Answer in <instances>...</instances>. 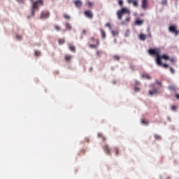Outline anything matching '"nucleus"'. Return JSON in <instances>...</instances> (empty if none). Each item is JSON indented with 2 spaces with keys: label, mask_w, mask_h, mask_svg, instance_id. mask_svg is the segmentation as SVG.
<instances>
[{
  "label": "nucleus",
  "mask_w": 179,
  "mask_h": 179,
  "mask_svg": "<svg viewBox=\"0 0 179 179\" xmlns=\"http://www.w3.org/2000/svg\"><path fill=\"white\" fill-rule=\"evenodd\" d=\"M73 2L76 8H82V1L76 0V1H74Z\"/></svg>",
  "instance_id": "obj_9"
},
{
  "label": "nucleus",
  "mask_w": 179,
  "mask_h": 179,
  "mask_svg": "<svg viewBox=\"0 0 179 179\" xmlns=\"http://www.w3.org/2000/svg\"><path fill=\"white\" fill-rule=\"evenodd\" d=\"M142 78L148 79V80H150L152 79V77H150V76L148 73L142 74Z\"/></svg>",
  "instance_id": "obj_14"
},
{
  "label": "nucleus",
  "mask_w": 179,
  "mask_h": 179,
  "mask_svg": "<svg viewBox=\"0 0 179 179\" xmlns=\"http://www.w3.org/2000/svg\"><path fill=\"white\" fill-rule=\"evenodd\" d=\"M128 3H132L133 6L138 7L139 3H138V0H128Z\"/></svg>",
  "instance_id": "obj_8"
},
{
  "label": "nucleus",
  "mask_w": 179,
  "mask_h": 179,
  "mask_svg": "<svg viewBox=\"0 0 179 179\" xmlns=\"http://www.w3.org/2000/svg\"><path fill=\"white\" fill-rule=\"evenodd\" d=\"M129 19H130V17H127L126 18V22H129Z\"/></svg>",
  "instance_id": "obj_43"
},
{
  "label": "nucleus",
  "mask_w": 179,
  "mask_h": 179,
  "mask_svg": "<svg viewBox=\"0 0 179 179\" xmlns=\"http://www.w3.org/2000/svg\"><path fill=\"white\" fill-rule=\"evenodd\" d=\"M176 99H178V100H179V94H176Z\"/></svg>",
  "instance_id": "obj_42"
},
{
  "label": "nucleus",
  "mask_w": 179,
  "mask_h": 179,
  "mask_svg": "<svg viewBox=\"0 0 179 179\" xmlns=\"http://www.w3.org/2000/svg\"><path fill=\"white\" fill-rule=\"evenodd\" d=\"M154 138L156 139V141H160V139H162V136L157 134H155Z\"/></svg>",
  "instance_id": "obj_19"
},
{
  "label": "nucleus",
  "mask_w": 179,
  "mask_h": 179,
  "mask_svg": "<svg viewBox=\"0 0 179 179\" xmlns=\"http://www.w3.org/2000/svg\"><path fill=\"white\" fill-rule=\"evenodd\" d=\"M64 17H65V19H68V20L71 19V16H69V15H68V14H65Z\"/></svg>",
  "instance_id": "obj_32"
},
{
  "label": "nucleus",
  "mask_w": 179,
  "mask_h": 179,
  "mask_svg": "<svg viewBox=\"0 0 179 179\" xmlns=\"http://www.w3.org/2000/svg\"><path fill=\"white\" fill-rule=\"evenodd\" d=\"M118 4L120 5V6L121 8H122V6H124V0H119L118 1Z\"/></svg>",
  "instance_id": "obj_22"
},
{
  "label": "nucleus",
  "mask_w": 179,
  "mask_h": 179,
  "mask_svg": "<svg viewBox=\"0 0 179 179\" xmlns=\"http://www.w3.org/2000/svg\"><path fill=\"white\" fill-rule=\"evenodd\" d=\"M158 92L157 90H153L149 91L150 96H153V94H157Z\"/></svg>",
  "instance_id": "obj_15"
},
{
  "label": "nucleus",
  "mask_w": 179,
  "mask_h": 179,
  "mask_svg": "<svg viewBox=\"0 0 179 179\" xmlns=\"http://www.w3.org/2000/svg\"><path fill=\"white\" fill-rule=\"evenodd\" d=\"M113 58H114V59H115L116 61H120V56H118V55H115V56L113 57Z\"/></svg>",
  "instance_id": "obj_29"
},
{
  "label": "nucleus",
  "mask_w": 179,
  "mask_h": 179,
  "mask_svg": "<svg viewBox=\"0 0 179 179\" xmlns=\"http://www.w3.org/2000/svg\"><path fill=\"white\" fill-rule=\"evenodd\" d=\"M39 5H44V0H36V1H33L31 16H34L36 12H37V10L38 9Z\"/></svg>",
  "instance_id": "obj_2"
},
{
  "label": "nucleus",
  "mask_w": 179,
  "mask_h": 179,
  "mask_svg": "<svg viewBox=\"0 0 179 179\" xmlns=\"http://www.w3.org/2000/svg\"><path fill=\"white\" fill-rule=\"evenodd\" d=\"M87 6H93V3L92 1H88L86 3Z\"/></svg>",
  "instance_id": "obj_27"
},
{
  "label": "nucleus",
  "mask_w": 179,
  "mask_h": 179,
  "mask_svg": "<svg viewBox=\"0 0 179 179\" xmlns=\"http://www.w3.org/2000/svg\"><path fill=\"white\" fill-rule=\"evenodd\" d=\"M170 72H171V73H174V72H175L174 69L171 68V69H170Z\"/></svg>",
  "instance_id": "obj_39"
},
{
  "label": "nucleus",
  "mask_w": 179,
  "mask_h": 179,
  "mask_svg": "<svg viewBox=\"0 0 179 179\" xmlns=\"http://www.w3.org/2000/svg\"><path fill=\"white\" fill-rule=\"evenodd\" d=\"M86 33H87V31L84 29V30L83 31V34H86Z\"/></svg>",
  "instance_id": "obj_40"
},
{
  "label": "nucleus",
  "mask_w": 179,
  "mask_h": 179,
  "mask_svg": "<svg viewBox=\"0 0 179 179\" xmlns=\"http://www.w3.org/2000/svg\"><path fill=\"white\" fill-rule=\"evenodd\" d=\"M103 150L108 154V155H111V150H110V148L108 145H105L103 147Z\"/></svg>",
  "instance_id": "obj_12"
},
{
  "label": "nucleus",
  "mask_w": 179,
  "mask_h": 179,
  "mask_svg": "<svg viewBox=\"0 0 179 179\" xmlns=\"http://www.w3.org/2000/svg\"><path fill=\"white\" fill-rule=\"evenodd\" d=\"M136 85H141V83H139V81H136Z\"/></svg>",
  "instance_id": "obj_44"
},
{
  "label": "nucleus",
  "mask_w": 179,
  "mask_h": 179,
  "mask_svg": "<svg viewBox=\"0 0 179 179\" xmlns=\"http://www.w3.org/2000/svg\"><path fill=\"white\" fill-rule=\"evenodd\" d=\"M40 19L44 20L50 17V12L46 11V12H42L40 15Z\"/></svg>",
  "instance_id": "obj_7"
},
{
  "label": "nucleus",
  "mask_w": 179,
  "mask_h": 179,
  "mask_svg": "<svg viewBox=\"0 0 179 179\" xmlns=\"http://www.w3.org/2000/svg\"><path fill=\"white\" fill-rule=\"evenodd\" d=\"M66 27L67 29H69V30H71V25H69V24H66Z\"/></svg>",
  "instance_id": "obj_38"
},
{
  "label": "nucleus",
  "mask_w": 179,
  "mask_h": 179,
  "mask_svg": "<svg viewBox=\"0 0 179 179\" xmlns=\"http://www.w3.org/2000/svg\"><path fill=\"white\" fill-rule=\"evenodd\" d=\"M169 90H171L172 92H176L177 89L176 88L175 85H171L169 87Z\"/></svg>",
  "instance_id": "obj_17"
},
{
  "label": "nucleus",
  "mask_w": 179,
  "mask_h": 179,
  "mask_svg": "<svg viewBox=\"0 0 179 179\" xmlns=\"http://www.w3.org/2000/svg\"><path fill=\"white\" fill-rule=\"evenodd\" d=\"M134 90H136V92H140L141 90L139 89V87H135Z\"/></svg>",
  "instance_id": "obj_36"
},
{
  "label": "nucleus",
  "mask_w": 179,
  "mask_h": 179,
  "mask_svg": "<svg viewBox=\"0 0 179 179\" xmlns=\"http://www.w3.org/2000/svg\"><path fill=\"white\" fill-rule=\"evenodd\" d=\"M99 138H102L103 141H106V138L103 136V134H98Z\"/></svg>",
  "instance_id": "obj_30"
},
{
  "label": "nucleus",
  "mask_w": 179,
  "mask_h": 179,
  "mask_svg": "<svg viewBox=\"0 0 179 179\" xmlns=\"http://www.w3.org/2000/svg\"><path fill=\"white\" fill-rule=\"evenodd\" d=\"M65 59L66 61H71V59H72V56L71 55H66L65 56Z\"/></svg>",
  "instance_id": "obj_20"
},
{
  "label": "nucleus",
  "mask_w": 179,
  "mask_h": 179,
  "mask_svg": "<svg viewBox=\"0 0 179 179\" xmlns=\"http://www.w3.org/2000/svg\"><path fill=\"white\" fill-rule=\"evenodd\" d=\"M148 53L150 54V55H155V57H157V64L159 66H162V68H165V69H167V68H169V64H163V62H162V59H164V61H170L171 64H174V62H176V59H174V57L171 58L170 56H169L167 54L160 55V52H159V49H149Z\"/></svg>",
  "instance_id": "obj_1"
},
{
  "label": "nucleus",
  "mask_w": 179,
  "mask_h": 179,
  "mask_svg": "<svg viewBox=\"0 0 179 179\" xmlns=\"http://www.w3.org/2000/svg\"><path fill=\"white\" fill-rule=\"evenodd\" d=\"M117 15L119 20H122V16L124 15H131V10L126 7H123L121 10H117Z\"/></svg>",
  "instance_id": "obj_3"
},
{
  "label": "nucleus",
  "mask_w": 179,
  "mask_h": 179,
  "mask_svg": "<svg viewBox=\"0 0 179 179\" xmlns=\"http://www.w3.org/2000/svg\"><path fill=\"white\" fill-rule=\"evenodd\" d=\"M35 55L36 57H40V55H41V53L40 52V51H35Z\"/></svg>",
  "instance_id": "obj_28"
},
{
  "label": "nucleus",
  "mask_w": 179,
  "mask_h": 179,
  "mask_svg": "<svg viewBox=\"0 0 179 179\" xmlns=\"http://www.w3.org/2000/svg\"><path fill=\"white\" fill-rule=\"evenodd\" d=\"M143 22H145L143 21V20H141L138 18L136 20L135 23H143Z\"/></svg>",
  "instance_id": "obj_26"
},
{
  "label": "nucleus",
  "mask_w": 179,
  "mask_h": 179,
  "mask_svg": "<svg viewBox=\"0 0 179 179\" xmlns=\"http://www.w3.org/2000/svg\"><path fill=\"white\" fill-rule=\"evenodd\" d=\"M17 1L19 3H24V0H17Z\"/></svg>",
  "instance_id": "obj_34"
},
{
  "label": "nucleus",
  "mask_w": 179,
  "mask_h": 179,
  "mask_svg": "<svg viewBox=\"0 0 179 179\" xmlns=\"http://www.w3.org/2000/svg\"><path fill=\"white\" fill-rule=\"evenodd\" d=\"M69 48L72 51V52H76V47H75L73 44L69 43Z\"/></svg>",
  "instance_id": "obj_11"
},
{
  "label": "nucleus",
  "mask_w": 179,
  "mask_h": 179,
  "mask_svg": "<svg viewBox=\"0 0 179 179\" xmlns=\"http://www.w3.org/2000/svg\"><path fill=\"white\" fill-rule=\"evenodd\" d=\"M96 54V57H101L103 52H101V50H97Z\"/></svg>",
  "instance_id": "obj_21"
},
{
  "label": "nucleus",
  "mask_w": 179,
  "mask_h": 179,
  "mask_svg": "<svg viewBox=\"0 0 179 179\" xmlns=\"http://www.w3.org/2000/svg\"><path fill=\"white\" fill-rule=\"evenodd\" d=\"M114 43L116 44V43H117V38H115V39H114Z\"/></svg>",
  "instance_id": "obj_46"
},
{
  "label": "nucleus",
  "mask_w": 179,
  "mask_h": 179,
  "mask_svg": "<svg viewBox=\"0 0 179 179\" xmlns=\"http://www.w3.org/2000/svg\"><path fill=\"white\" fill-rule=\"evenodd\" d=\"M106 27H108L109 29H111V25L110 24H106L105 25Z\"/></svg>",
  "instance_id": "obj_37"
},
{
  "label": "nucleus",
  "mask_w": 179,
  "mask_h": 179,
  "mask_svg": "<svg viewBox=\"0 0 179 179\" xmlns=\"http://www.w3.org/2000/svg\"><path fill=\"white\" fill-rule=\"evenodd\" d=\"M166 179H171V178L170 176H168L166 178Z\"/></svg>",
  "instance_id": "obj_47"
},
{
  "label": "nucleus",
  "mask_w": 179,
  "mask_h": 179,
  "mask_svg": "<svg viewBox=\"0 0 179 179\" xmlns=\"http://www.w3.org/2000/svg\"><path fill=\"white\" fill-rule=\"evenodd\" d=\"M171 110H172L173 111H176V110H177V106H176V105H172L171 106Z\"/></svg>",
  "instance_id": "obj_24"
},
{
  "label": "nucleus",
  "mask_w": 179,
  "mask_h": 179,
  "mask_svg": "<svg viewBox=\"0 0 179 179\" xmlns=\"http://www.w3.org/2000/svg\"><path fill=\"white\" fill-rule=\"evenodd\" d=\"M136 24L137 26H141V24H142V23H136Z\"/></svg>",
  "instance_id": "obj_45"
},
{
  "label": "nucleus",
  "mask_w": 179,
  "mask_h": 179,
  "mask_svg": "<svg viewBox=\"0 0 179 179\" xmlns=\"http://www.w3.org/2000/svg\"><path fill=\"white\" fill-rule=\"evenodd\" d=\"M84 14L87 17H90V18L93 17V13H92V11L90 10H85Z\"/></svg>",
  "instance_id": "obj_10"
},
{
  "label": "nucleus",
  "mask_w": 179,
  "mask_h": 179,
  "mask_svg": "<svg viewBox=\"0 0 179 179\" xmlns=\"http://www.w3.org/2000/svg\"><path fill=\"white\" fill-rule=\"evenodd\" d=\"M16 38H17V40H22V38H23V37L20 35H16Z\"/></svg>",
  "instance_id": "obj_31"
},
{
  "label": "nucleus",
  "mask_w": 179,
  "mask_h": 179,
  "mask_svg": "<svg viewBox=\"0 0 179 179\" xmlns=\"http://www.w3.org/2000/svg\"><path fill=\"white\" fill-rule=\"evenodd\" d=\"M58 41H59V44H60V45H61L65 43V39L61 38V39H59Z\"/></svg>",
  "instance_id": "obj_23"
},
{
  "label": "nucleus",
  "mask_w": 179,
  "mask_h": 179,
  "mask_svg": "<svg viewBox=\"0 0 179 179\" xmlns=\"http://www.w3.org/2000/svg\"><path fill=\"white\" fill-rule=\"evenodd\" d=\"M55 29L57 31H59V30H61V27H58V26H56L55 27Z\"/></svg>",
  "instance_id": "obj_35"
},
{
  "label": "nucleus",
  "mask_w": 179,
  "mask_h": 179,
  "mask_svg": "<svg viewBox=\"0 0 179 179\" xmlns=\"http://www.w3.org/2000/svg\"><path fill=\"white\" fill-rule=\"evenodd\" d=\"M141 8L143 10H148L149 8V0H141Z\"/></svg>",
  "instance_id": "obj_6"
},
{
  "label": "nucleus",
  "mask_w": 179,
  "mask_h": 179,
  "mask_svg": "<svg viewBox=\"0 0 179 179\" xmlns=\"http://www.w3.org/2000/svg\"><path fill=\"white\" fill-rule=\"evenodd\" d=\"M127 34H129V31H127Z\"/></svg>",
  "instance_id": "obj_48"
},
{
  "label": "nucleus",
  "mask_w": 179,
  "mask_h": 179,
  "mask_svg": "<svg viewBox=\"0 0 179 179\" xmlns=\"http://www.w3.org/2000/svg\"><path fill=\"white\" fill-rule=\"evenodd\" d=\"M169 31H171V33H173V34H175V36H178V34H179V30L177 29V27L176 25L170 26Z\"/></svg>",
  "instance_id": "obj_5"
},
{
  "label": "nucleus",
  "mask_w": 179,
  "mask_h": 179,
  "mask_svg": "<svg viewBox=\"0 0 179 179\" xmlns=\"http://www.w3.org/2000/svg\"><path fill=\"white\" fill-rule=\"evenodd\" d=\"M115 152L116 153V156H118L119 153H120V148H115Z\"/></svg>",
  "instance_id": "obj_25"
},
{
  "label": "nucleus",
  "mask_w": 179,
  "mask_h": 179,
  "mask_svg": "<svg viewBox=\"0 0 179 179\" xmlns=\"http://www.w3.org/2000/svg\"><path fill=\"white\" fill-rule=\"evenodd\" d=\"M100 31L101 33L102 38H106V31H104V30H103V29H100Z\"/></svg>",
  "instance_id": "obj_16"
},
{
  "label": "nucleus",
  "mask_w": 179,
  "mask_h": 179,
  "mask_svg": "<svg viewBox=\"0 0 179 179\" xmlns=\"http://www.w3.org/2000/svg\"><path fill=\"white\" fill-rule=\"evenodd\" d=\"M119 34H120V31H118V29H115L111 31V34L112 36H113V37H115V36H118Z\"/></svg>",
  "instance_id": "obj_13"
},
{
  "label": "nucleus",
  "mask_w": 179,
  "mask_h": 179,
  "mask_svg": "<svg viewBox=\"0 0 179 179\" xmlns=\"http://www.w3.org/2000/svg\"><path fill=\"white\" fill-rule=\"evenodd\" d=\"M91 41L95 43V44L94 43L90 44V48H97L100 45V41H99V39L91 38Z\"/></svg>",
  "instance_id": "obj_4"
},
{
  "label": "nucleus",
  "mask_w": 179,
  "mask_h": 179,
  "mask_svg": "<svg viewBox=\"0 0 179 179\" xmlns=\"http://www.w3.org/2000/svg\"><path fill=\"white\" fill-rule=\"evenodd\" d=\"M141 122H142V124H144L145 125H148V122H146L145 120H142Z\"/></svg>",
  "instance_id": "obj_33"
},
{
  "label": "nucleus",
  "mask_w": 179,
  "mask_h": 179,
  "mask_svg": "<svg viewBox=\"0 0 179 179\" xmlns=\"http://www.w3.org/2000/svg\"><path fill=\"white\" fill-rule=\"evenodd\" d=\"M140 38H141L143 41H145V40H146V35H145V34H140Z\"/></svg>",
  "instance_id": "obj_18"
},
{
  "label": "nucleus",
  "mask_w": 179,
  "mask_h": 179,
  "mask_svg": "<svg viewBox=\"0 0 179 179\" xmlns=\"http://www.w3.org/2000/svg\"><path fill=\"white\" fill-rule=\"evenodd\" d=\"M157 85H159V86H161V85H162V82H160V81H157Z\"/></svg>",
  "instance_id": "obj_41"
}]
</instances>
